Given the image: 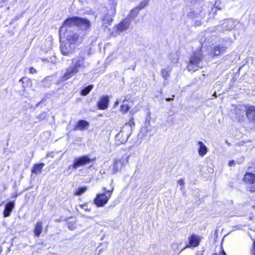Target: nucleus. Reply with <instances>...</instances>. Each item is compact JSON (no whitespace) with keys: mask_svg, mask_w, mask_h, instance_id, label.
<instances>
[{"mask_svg":"<svg viewBox=\"0 0 255 255\" xmlns=\"http://www.w3.org/2000/svg\"><path fill=\"white\" fill-rule=\"evenodd\" d=\"M244 181L248 184H253L255 182V175L252 173H247L245 174Z\"/></svg>","mask_w":255,"mask_h":255,"instance_id":"412c9836","label":"nucleus"},{"mask_svg":"<svg viewBox=\"0 0 255 255\" xmlns=\"http://www.w3.org/2000/svg\"><path fill=\"white\" fill-rule=\"evenodd\" d=\"M202 237L195 234H192L188 237V242L184 248H194L198 247L201 241Z\"/></svg>","mask_w":255,"mask_h":255,"instance_id":"6e6552de","label":"nucleus"},{"mask_svg":"<svg viewBox=\"0 0 255 255\" xmlns=\"http://www.w3.org/2000/svg\"><path fill=\"white\" fill-rule=\"evenodd\" d=\"M198 143L199 146L198 154L200 156L203 157L207 153L208 148L202 141H198Z\"/></svg>","mask_w":255,"mask_h":255,"instance_id":"f3484780","label":"nucleus"},{"mask_svg":"<svg viewBox=\"0 0 255 255\" xmlns=\"http://www.w3.org/2000/svg\"><path fill=\"white\" fill-rule=\"evenodd\" d=\"M213 96H215V97H217V96L216 95V93H215L214 94H213Z\"/></svg>","mask_w":255,"mask_h":255,"instance_id":"49530a36","label":"nucleus"},{"mask_svg":"<svg viewBox=\"0 0 255 255\" xmlns=\"http://www.w3.org/2000/svg\"><path fill=\"white\" fill-rule=\"evenodd\" d=\"M79 206L82 208L84 209V210H85L87 212H90L91 211V208H89L88 206L87 205V203H84L83 204H81L79 205Z\"/></svg>","mask_w":255,"mask_h":255,"instance_id":"c756f323","label":"nucleus"},{"mask_svg":"<svg viewBox=\"0 0 255 255\" xmlns=\"http://www.w3.org/2000/svg\"><path fill=\"white\" fill-rule=\"evenodd\" d=\"M93 85H89V86L85 88L83 90H82L81 94L83 96L88 95L91 90L93 89Z\"/></svg>","mask_w":255,"mask_h":255,"instance_id":"a878e982","label":"nucleus"},{"mask_svg":"<svg viewBox=\"0 0 255 255\" xmlns=\"http://www.w3.org/2000/svg\"><path fill=\"white\" fill-rule=\"evenodd\" d=\"M62 36L66 38L67 42L74 45L76 43L81 42L83 37L80 32V30L78 28L63 31Z\"/></svg>","mask_w":255,"mask_h":255,"instance_id":"f03ea898","label":"nucleus"},{"mask_svg":"<svg viewBox=\"0 0 255 255\" xmlns=\"http://www.w3.org/2000/svg\"><path fill=\"white\" fill-rule=\"evenodd\" d=\"M170 70H166V69H162L161 71V74L162 75V77L164 79V80H167L169 76V73L170 72Z\"/></svg>","mask_w":255,"mask_h":255,"instance_id":"bb28decb","label":"nucleus"},{"mask_svg":"<svg viewBox=\"0 0 255 255\" xmlns=\"http://www.w3.org/2000/svg\"><path fill=\"white\" fill-rule=\"evenodd\" d=\"M252 251L254 253V255H255V240L254 241L253 246H252Z\"/></svg>","mask_w":255,"mask_h":255,"instance_id":"c9c22d12","label":"nucleus"},{"mask_svg":"<svg viewBox=\"0 0 255 255\" xmlns=\"http://www.w3.org/2000/svg\"><path fill=\"white\" fill-rule=\"evenodd\" d=\"M130 108V106L128 105L123 104L121 106V110L123 113H126L129 111Z\"/></svg>","mask_w":255,"mask_h":255,"instance_id":"cd10ccee","label":"nucleus"},{"mask_svg":"<svg viewBox=\"0 0 255 255\" xmlns=\"http://www.w3.org/2000/svg\"><path fill=\"white\" fill-rule=\"evenodd\" d=\"M89 126V123L85 121V120H80L78 123L76 127L75 128V129L78 130H84L85 129L88 128Z\"/></svg>","mask_w":255,"mask_h":255,"instance_id":"6ab92c4d","label":"nucleus"},{"mask_svg":"<svg viewBox=\"0 0 255 255\" xmlns=\"http://www.w3.org/2000/svg\"><path fill=\"white\" fill-rule=\"evenodd\" d=\"M253 208H254L255 209V206H253Z\"/></svg>","mask_w":255,"mask_h":255,"instance_id":"09e8293b","label":"nucleus"},{"mask_svg":"<svg viewBox=\"0 0 255 255\" xmlns=\"http://www.w3.org/2000/svg\"><path fill=\"white\" fill-rule=\"evenodd\" d=\"M178 185L180 186L179 190H182L184 186V180L182 179H179L178 182Z\"/></svg>","mask_w":255,"mask_h":255,"instance_id":"7c9ffc66","label":"nucleus"},{"mask_svg":"<svg viewBox=\"0 0 255 255\" xmlns=\"http://www.w3.org/2000/svg\"><path fill=\"white\" fill-rule=\"evenodd\" d=\"M75 49L74 45L70 42H62L60 46L61 53L66 56H69L73 53Z\"/></svg>","mask_w":255,"mask_h":255,"instance_id":"1a4fd4ad","label":"nucleus"},{"mask_svg":"<svg viewBox=\"0 0 255 255\" xmlns=\"http://www.w3.org/2000/svg\"><path fill=\"white\" fill-rule=\"evenodd\" d=\"M43 230V223L42 221H38L34 225L33 230L34 235L36 237H39Z\"/></svg>","mask_w":255,"mask_h":255,"instance_id":"dca6fc26","label":"nucleus"},{"mask_svg":"<svg viewBox=\"0 0 255 255\" xmlns=\"http://www.w3.org/2000/svg\"><path fill=\"white\" fill-rule=\"evenodd\" d=\"M17 197V193H13L11 195L12 199L11 200H8L5 204L3 211V216L4 218H6L10 216L12 210L15 208V201Z\"/></svg>","mask_w":255,"mask_h":255,"instance_id":"423d86ee","label":"nucleus"},{"mask_svg":"<svg viewBox=\"0 0 255 255\" xmlns=\"http://www.w3.org/2000/svg\"><path fill=\"white\" fill-rule=\"evenodd\" d=\"M173 100V98H167V99H166V101H168V102H169V101H170L171 100Z\"/></svg>","mask_w":255,"mask_h":255,"instance_id":"37998d69","label":"nucleus"},{"mask_svg":"<svg viewBox=\"0 0 255 255\" xmlns=\"http://www.w3.org/2000/svg\"><path fill=\"white\" fill-rule=\"evenodd\" d=\"M131 23L128 18H126L115 27V31L117 34H119L124 31L127 30Z\"/></svg>","mask_w":255,"mask_h":255,"instance_id":"9d476101","label":"nucleus"},{"mask_svg":"<svg viewBox=\"0 0 255 255\" xmlns=\"http://www.w3.org/2000/svg\"><path fill=\"white\" fill-rule=\"evenodd\" d=\"M117 2L113 1L110 9L107 10V12L103 16L102 21L105 24H111L113 21V17L115 16L116 11Z\"/></svg>","mask_w":255,"mask_h":255,"instance_id":"0eeeda50","label":"nucleus"},{"mask_svg":"<svg viewBox=\"0 0 255 255\" xmlns=\"http://www.w3.org/2000/svg\"><path fill=\"white\" fill-rule=\"evenodd\" d=\"M226 49V48L225 46L219 44L213 48L211 54L213 56H218L224 53Z\"/></svg>","mask_w":255,"mask_h":255,"instance_id":"2eb2a0df","label":"nucleus"},{"mask_svg":"<svg viewBox=\"0 0 255 255\" xmlns=\"http://www.w3.org/2000/svg\"><path fill=\"white\" fill-rule=\"evenodd\" d=\"M234 165H235V162L234 160H232V161H230L229 163V165L230 166H232Z\"/></svg>","mask_w":255,"mask_h":255,"instance_id":"a19ab883","label":"nucleus"},{"mask_svg":"<svg viewBox=\"0 0 255 255\" xmlns=\"http://www.w3.org/2000/svg\"><path fill=\"white\" fill-rule=\"evenodd\" d=\"M148 4V1L144 0L141 1L139 4L136 7L139 10H140L145 7Z\"/></svg>","mask_w":255,"mask_h":255,"instance_id":"c85d7f7f","label":"nucleus"},{"mask_svg":"<svg viewBox=\"0 0 255 255\" xmlns=\"http://www.w3.org/2000/svg\"><path fill=\"white\" fill-rule=\"evenodd\" d=\"M45 166L44 163H40L39 164H35L31 169L32 174H38L42 171V168Z\"/></svg>","mask_w":255,"mask_h":255,"instance_id":"aec40b11","label":"nucleus"},{"mask_svg":"<svg viewBox=\"0 0 255 255\" xmlns=\"http://www.w3.org/2000/svg\"><path fill=\"white\" fill-rule=\"evenodd\" d=\"M39 118H42L43 119L45 118V117H46V113H43L42 114H41L39 116Z\"/></svg>","mask_w":255,"mask_h":255,"instance_id":"58836bf2","label":"nucleus"},{"mask_svg":"<svg viewBox=\"0 0 255 255\" xmlns=\"http://www.w3.org/2000/svg\"><path fill=\"white\" fill-rule=\"evenodd\" d=\"M78 27H82L84 29H88L91 26L90 21L87 19L80 17Z\"/></svg>","mask_w":255,"mask_h":255,"instance_id":"a211bd4d","label":"nucleus"},{"mask_svg":"<svg viewBox=\"0 0 255 255\" xmlns=\"http://www.w3.org/2000/svg\"><path fill=\"white\" fill-rule=\"evenodd\" d=\"M247 106H240L236 107L235 112L236 114V119L240 122L243 121L245 119V114H246V110Z\"/></svg>","mask_w":255,"mask_h":255,"instance_id":"9b49d317","label":"nucleus"},{"mask_svg":"<svg viewBox=\"0 0 255 255\" xmlns=\"http://www.w3.org/2000/svg\"><path fill=\"white\" fill-rule=\"evenodd\" d=\"M67 226L70 230L73 231L77 228V221L76 220L68 221L67 222Z\"/></svg>","mask_w":255,"mask_h":255,"instance_id":"393cba45","label":"nucleus"},{"mask_svg":"<svg viewBox=\"0 0 255 255\" xmlns=\"http://www.w3.org/2000/svg\"><path fill=\"white\" fill-rule=\"evenodd\" d=\"M85 54V50L81 51L78 56L72 59V65L67 68L63 76L64 80H68L80 69H84L89 66V63L86 61Z\"/></svg>","mask_w":255,"mask_h":255,"instance_id":"f257e3e1","label":"nucleus"},{"mask_svg":"<svg viewBox=\"0 0 255 255\" xmlns=\"http://www.w3.org/2000/svg\"><path fill=\"white\" fill-rule=\"evenodd\" d=\"M113 189H108V190H106V191L109 192V191H113Z\"/></svg>","mask_w":255,"mask_h":255,"instance_id":"a18cd8bd","label":"nucleus"},{"mask_svg":"<svg viewBox=\"0 0 255 255\" xmlns=\"http://www.w3.org/2000/svg\"><path fill=\"white\" fill-rule=\"evenodd\" d=\"M83 192H75V194L76 195H80Z\"/></svg>","mask_w":255,"mask_h":255,"instance_id":"c03bdc74","label":"nucleus"},{"mask_svg":"<svg viewBox=\"0 0 255 255\" xmlns=\"http://www.w3.org/2000/svg\"><path fill=\"white\" fill-rule=\"evenodd\" d=\"M79 18L80 17L73 16L67 18L64 22L62 26L59 29V35L61 37L62 35V32L68 30L67 28L73 26H77L79 24Z\"/></svg>","mask_w":255,"mask_h":255,"instance_id":"20e7f679","label":"nucleus"},{"mask_svg":"<svg viewBox=\"0 0 255 255\" xmlns=\"http://www.w3.org/2000/svg\"><path fill=\"white\" fill-rule=\"evenodd\" d=\"M53 156H54V152H49V153H47L46 156V157H53Z\"/></svg>","mask_w":255,"mask_h":255,"instance_id":"e433bc0d","label":"nucleus"},{"mask_svg":"<svg viewBox=\"0 0 255 255\" xmlns=\"http://www.w3.org/2000/svg\"><path fill=\"white\" fill-rule=\"evenodd\" d=\"M246 115L250 122L255 123V107L252 106H247Z\"/></svg>","mask_w":255,"mask_h":255,"instance_id":"ddd939ff","label":"nucleus"},{"mask_svg":"<svg viewBox=\"0 0 255 255\" xmlns=\"http://www.w3.org/2000/svg\"><path fill=\"white\" fill-rule=\"evenodd\" d=\"M145 124L146 128H148V127L150 126V122L149 121L146 122ZM147 131H148V129H147Z\"/></svg>","mask_w":255,"mask_h":255,"instance_id":"ea45409f","label":"nucleus"},{"mask_svg":"<svg viewBox=\"0 0 255 255\" xmlns=\"http://www.w3.org/2000/svg\"><path fill=\"white\" fill-rule=\"evenodd\" d=\"M119 104V103L118 101H117L116 102H115L114 104V108H116V107L118 106Z\"/></svg>","mask_w":255,"mask_h":255,"instance_id":"79ce46f5","label":"nucleus"},{"mask_svg":"<svg viewBox=\"0 0 255 255\" xmlns=\"http://www.w3.org/2000/svg\"><path fill=\"white\" fill-rule=\"evenodd\" d=\"M212 255H227L225 251L224 250L223 247H221V251L219 252V253H214L212 254Z\"/></svg>","mask_w":255,"mask_h":255,"instance_id":"2f4dec72","label":"nucleus"},{"mask_svg":"<svg viewBox=\"0 0 255 255\" xmlns=\"http://www.w3.org/2000/svg\"><path fill=\"white\" fill-rule=\"evenodd\" d=\"M88 189L87 188V187H81L79 189V190L78 191H80V192H82V191H85L86 190H87Z\"/></svg>","mask_w":255,"mask_h":255,"instance_id":"f704fd0d","label":"nucleus"},{"mask_svg":"<svg viewBox=\"0 0 255 255\" xmlns=\"http://www.w3.org/2000/svg\"><path fill=\"white\" fill-rule=\"evenodd\" d=\"M109 98L108 96H102L98 102V107L101 110L106 109L109 106Z\"/></svg>","mask_w":255,"mask_h":255,"instance_id":"4468645a","label":"nucleus"},{"mask_svg":"<svg viewBox=\"0 0 255 255\" xmlns=\"http://www.w3.org/2000/svg\"><path fill=\"white\" fill-rule=\"evenodd\" d=\"M124 135V133L122 131H121L119 133L116 135V138L121 141V143H125L128 140L129 135L128 134H126L125 135L124 138H123L122 140H121V137Z\"/></svg>","mask_w":255,"mask_h":255,"instance_id":"b1692460","label":"nucleus"},{"mask_svg":"<svg viewBox=\"0 0 255 255\" xmlns=\"http://www.w3.org/2000/svg\"><path fill=\"white\" fill-rule=\"evenodd\" d=\"M111 194L109 192L98 194L93 200L94 203L97 207H102L108 203Z\"/></svg>","mask_w":255,"mask_h":255,"instance_id":"39448f33","label":"nucleus"},{"mask_svg":"<svg viewBox=\"0 0 255 255\" xmlns=\"http://www.w3.org/2000/svg\"><path fill=\"white\" fill-rule=\"evenodd\" d=\"M137 110L133 109L130 111V114L132 116V117L137 112Z\"/></svg>","mask_w":255,"mask_h":255,"instance_id":"72a5a7b5","label":"nucleus"},{"mask_svg":"<svg viewBox=\"0 0 255 255\" xmlns=\"http://www.w3.org/2000/svg\"><path fill=\"white\" fill-rule=\"evenodd\" d=\"M36 70L33 68H31L30 69V72L31 73V74H33V73H36Z\"/></svg>","mask_w":255,"mask_h":255,"instance_id":"4c0bfd02","label":"nucleus"},{"mask_svg":"<svg viewBox=\"0 0 255 255\" xmlns=\"http://www.w3.org/2000/svg\"><path fill=\"white\" fill-rule=\"evenodd\" d=\"M122 159H115L114 160V164L113 166V173H115L117 171H118L120 169L122 168V167L123 165V162L122 161Z\"/></svg>","mask_w":255,"mask_h":255,"instance_id":"4be33fe9","label":"nucleus"},{"mask_svg":"<svg viewBox=\"0 0 255 255\" xmlns=\"http://www.w3.org/2000/svg\"><path fill=\"white\" fill-rule=\"evenodd\" d=\"M128 157H127V162H128Z\"/></svg>","mask_w":255,"mask_h":255,"instance_id":"de8ad7c7","label":"nucleus"},{"mask_svg":"<svg viewBox=\"0 0 255 255\" xmlns=\"http://www.w3.org/2000/svg\"><path fill=\"white\" fill-rule=\"evenodd\" d=\"M139 10L136 7L130 10V13L127 18H128L131 21V19L135 18L138 14Z\"/></svg>","mask_w":255,"mask_h":255,"instance_id":"5701e85b","label":"nucleus"},{"mask_svg":"<svg viewBox=\"0 0 255 255\" xmlns=\"http://www.w3.org/2000/svg\"><path fill=\"white\" fill-rule=\"evenodd\" d=\"M173 56H175V57H177V55L176 54H174Z\"/></svg>","mask_w":255,"mask_h":255,"instance_id":"8fccbe9b","label":"nucleus"},{"mask_svg":"<svg viewBox=\"0 0 255 255\" xmlns=\"http://www.w3.org/2000/svg\"><path fill=\"white\" fill-rule=\"evenodd\" d=\"M202 54L200 51L194 53L190 57L189 61L187 66L188 70L191 72H195L198 68H202Z\"/></svg>","mask_w":255,"mask_h":255,"instance_id":"7ed1b4c3","label":"nucleus"},{"mask_svg":"<svg viewBox=\"0 0 255 255\" xmlns=\"http://www.w3.org/2000/svg\"><path fill=\"white\" fill-rule=\"evenodd\" d=\"M128 125L131 127L132 126H134V122L133 121V117H131L129 121L128 122Z\"/></svg>","mask_w":255,"mask_h":255,"instance_id":"473e14b6","label":"nucleus"},{"mask_svg":"<svg viewBox=\"0 0 255 255\" xmlns=\"http://www.w3.org/2000/svg\"><path fill=\"white\" fill-rule=\"evenodd\" d=\"M91 159L87 156H84L77 158L73 164V168L77 169L81 166H84L90 162Z\"/></svg>","mask_w":255,"mask_h":255,"instance_id":"f8f14e48","label":"nucleus"}]
</instances>
